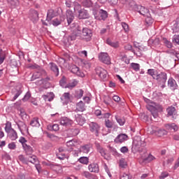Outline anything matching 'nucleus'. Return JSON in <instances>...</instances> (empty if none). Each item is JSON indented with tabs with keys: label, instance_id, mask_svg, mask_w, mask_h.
I'll return each mask as SVG.
<instances>
[{
	"label": "nucleus",
	"instance_id": "31",
	"mask_svg": "<svg viewBox=\"0 0 179 179\" xmlns=\"http://www.w3.org/2000/svg\"><path fill=\"white\" fill-rule=\"evenodd\" d=\"M147 160H148V162H152L153 160H156V157H155L152 155H149L148 157H142L141 160H140L139 162L143 163L144 162H146Z\"/></svg>",
	"mask_w": 179,
	"mask_h": 179
},
{
	"label": "nucleus",
	"instance_id": "23",
	"mask_svg": "<svg viewBox=\"0 0 179 179\" xmlns=\"http://www.w3.org/2000/svg\"><path fill=\"white\" fill-rule=\"evenodd\" d=\"M85 110H86V106H85L83 101H80L76 104V111H81L82 113H83Z\"/></svg>",
	"mask_w": 179,
	"mask_h": 179
},
{
	"label": "nucleus",
	"instance_id": "43",
	"mask_svg": "<svg viewBox=\"0 0 179 179\" xmlns=\"http://www.w3.org/2000/svg\"><path fill=\"white\" fill-rule=\"evenodd\" d=\"M96 148H97V150L98 152H99V153H101V155L103 157H106V150L101 148L99 144H96Z\"/></svg>",
	"mask_w": 179,
	"mask_h": 179
},
{
	"label": "nucleus",
	"instance_id": "60",
	"mask_svg": "<svg viewBox=\"0 0 179 179\" xmlns=\"http://www.w3.org/2000/svg\"><path fill=\"white\" fill-rule=\"evenodd\" d=\"M78 55L80 57H83V58H86V57H87V51L83 50V51L78 52Z\"/></svg>",
	"mask_w": 179,
	"mask_h": 179
},
{
	"label": "nucleus",
	"instance_id": "46",
	"mask_svg": "<svg viewBox=\"0 0 179 179\" xmlns=\"http://www.w3.org/2000/svg\"><path fill=\"white\" fill-rule=\"evenodd\" d=\"M130 65L131 68H132L135 72H138L141 69V65H139L138 63H131Z\"/></svg>",
	"mask_w": 179,
	"mask_h": 179
},
{
	"label": "nucleus",
	"instance_id": "59",
	"mask_svg": "<svg viewBox=\"0 0 179 179\" xmlns=\"http://www.w3.org/2000/svg\"><path fill=\"white\" fill-rule=\"evenodd\" d=\"M30 97H31V94L30 93V92H27L24 95V98L22 99V101H27V100H29Z\"/></svg>",
	"mask_w": 179,
	"mask_h": 179
},
{
	"label": "nucleus",
	"instance_id": "17",
	"mask_svg": "<svg viewBox=\"0 0 179 179\" xmlns=\"http://www.w3.org/2000/svg\"><path fill=\"white\" fill-rule=\"evenodd\" d=\"M89 13L87 10L85 9H82L81 10H79L78 17V19H89Z\"/></svg>",
	"mask_w": 179,
	"mask_h": 179
},
{
	"label": "nucleus",
	"instance_id": "44",
	"mask_svg": "<svg viewBox=\"0 0 179 179\" xmlns=\"http://www.w3.org/2000/svg\"><path fill=\"white\" fill-rule=\"evenodd\" d=\"M82 3L85 8H91V6H93V2H92V0H84Z\"/></svg>",
	"mask_w": 179,
	"mask_h": 179
},
{
	"label": "nucleus",
	"instance_id": "37",
	"mask_svg": "<svg viewBox=\"0 0 179 179\" xmlns=\"http://www.w3.org/2000/svg\"><path fill=\"white\" fill-rule=\"evenodd\" d=\"M13 94H14V97L12 99V101H15V100H16V99H17V97H19L20 94H22V90H15L13 91Z\"/></svg>",
	"mask_w": 179,
	"mask_h": 179
},
{
	"label": "nucleus",
	"instance_id": "61",
	"mask_svg": "<svg viewBox=\"0 0 179 179\" xmlns=\"http://www.w3.org/2000/svg\"><path fill=\"white\" fill-rule=\"evenodd\" d=\"M165 134H166V131L162 129H159L156 132V135H157V136H163V135H165Z\"/></svg>",
	"mask_w": 179,
	"mask_h": 179
},
{
	"label": "nucleus",
	"instance_id": "4",
	"mask_svg": "<svg viewBox=\"0 0 179 179\" xmlns=\"http://www.w3.org/2000/svg\"><path fill=\"white\" fill-rule=\"evenodd\" d=\"M83 28L78 26L74 30L71 36H69V40L73 41L76 40V37H80L82 38Z\"/></svg>",
	"mask_w": 179,
	"mask_h": 179
},
{
	"label": "nucleus",
	"instance_id": "45",
	"mask_svg": "<svg viewBox=\"0 0 179 179\" xmlns=\"http://www.w3.org/2000/svg\"><path fill=\"white\" fill-rule=\"evenodd\" d=\"M78 162L82 164H89V157H81L78 159Z\"/></svg>",
	"mask_w": 179,
	"mask_h": 179
},
{
	"label": "nucleus",
	"instance_id": "12",
	"mask_svg": "<svg viewBox=\"0 0 179 179\" xmlns=\"http://www.w3.org/2000/svg\"><path fill=\"white\" fill-rule=\"evenodd\" d=\"M73 124V120L64 117H62L60 120V124L63 125V127H71V125Z\"/></svg>",
	"mask_w": 179,
	"mask_h": 179
},
{
	"label": "nucleus",
	"instance_id": "52",
	"mask_svg": "<svg viewBox=\"0 0 179 179\" xmlns=\"http://www.w3.org/2000/svg\"><path fill=\"white\" fill-rule=\"evenodd\" d=\"M42 164L43 166H48L50 167V169H55V167H57V166H55L54 164H51V162L47 161H43Z\"/></svg>",
	"mask_w": 179,
	"mask_h": 179
},
{
	"label": "nucleus",
	"instance_id": "18",
	"mask_svg": "<svg viewBox=\"0 0 179 179\" xmlns=\"http://www.w3.org/2000/svg\"><path fill=\"white\" fill-rule=\"evenodd\" d=\"M17 125L18 127V129H20V132H29V128H27V126L26 124L23 122H18L17 123Z\"/></svg>",
	"mask_w": 179,
	"mask_h": 179
},
{
	"label": "nucleus",
	"instance_id": "5",
	"mask_svg": "<svg viewBox=\"0 0 179 179\" xmlns=\"http://www.w3.org/2000/svg\"><path fill=\"white\" fill-rule=\"evenodd\" d=\"M99 61L103 62V64H106V65H110L111 64V59H110V56H108V53L107 52H101L99 55Z\"/></svg>",
	"mask_w": 179,
	"mask_h": 179
},
{
	"label": "nucleus",
	"instance_id": "47",
	"mask_svg": "<svg viewBox=\"0 0 179 179\" xmlns=\"http://www.w3.org/2000/svg\"><path fill=\"white\" fill-rule=\"evenodd\" d=\"M73 6L74 12H78V13H79V10H82V6L76 1L73 3Z\"/></svg>",
	"mask_w": 179,
	"mask_h": 179
},
{
	"label": "nucleus",
	"instance_id": "9",
	"mask_svg": "<svg viewBox=\"0 0 179 179\" xmlns=\"http://www.w3.org/2000/svg\"><path fill=\"white\" fill-rule=\"evenodd\" d=\"M92 30L87 29V28H83L82 31V38H85L87 41H90V39L92 38Z\"/></svg>",
	"mask_w": 179,
	"mask_h": 179
},
{
	"label": "nucleus",
	"instance_id": "16",
	"mask_svg": "<svg viewBox=\"0 0 179 179\" xmlns=\"http://www.w3.org/2000/svg\"><path fill=\"white\" fill-rule=\"evenodd\" d=\"M72 73H75L77 76H80V78H85V73L80 71L79 67L76 66H73L71 69Z\"/></svg>",
	"mask_w": 179,
	"mask_h": 179
},
{
	"label": "nucleus",
	"instance_id": "8",
	"mask_svg": "<svg viewBox=\"0 0 179 179\" xmlns=\"http://www.w3.org/2000/svg\"><path fill=\"white\" fill-rule=\"evenodd\" d=\"M135 10L140 13V15H142L143 16H149L150 13L149 12V9L142 6H138L137 7H136Z\"/></svg>",
	"mask_w": 179,
	"mask_h": 179
},
{
	"label": "nucleus",
	"instance_id": "15",
	"mask_svg": "<svg viewBox=\"0 0 179 179\" xmlns=\"http://www.w3.org/2000/svg\"><path fill=\"white\" fill-rule=\"evenodd\" d=\"M7 3L11 8V9H16V8H19L20 5V1L19 0H6Z\"/></svg>",
	"mask_w": 179,
	"mask_h": 179
},
{
	"label": "nucleus",
	"instance_id": "42",
	"mask_svg": "<svg viewBox=\"0 0 179 179\" xmlns=\"http://www.w3.org/2000/svg\"><path fill=\"white\" fill-rule=\"evenodd\" d=\"M90 148H92L90 145H85L81 146L80 150L83 153H89L90 152Z\"/></svg>",
	"mask_w": 179,
	"mask_h": 179
},
{
	"label": "nucleus",
	"instance_id": "48",
	"mask_svg": "<svg viewBox=\"0 0 179 179\" xmlns=\"http://www.w3.org/2000/svg\"><path fill=\"white\" fill-rule=\"evenodd\" d=\"M145 24H147V26H150V24H152V23H153V18H152V17L150 16V14L149 16H145Z\"/></svg>",
	"mask_w": 179,
	"mask_h": 179
},
{
	"label": "nucleus",
	"instance_id": "21",
	"mask_svg": "<svg viewBox=\"0 0 179 179\" xmlns=\"http://www.w3.org/2000/svg\"><path fill=\"white\" fill-rule=\"evenodd\" d=\"M76 121L78 124V125H80L81 127L85 124V122H86V120L85 117H83L80 115H76Z\"/></svg>",
	"mask_w": 179,
	"mask_h": 179
},
{
	"label": "nucleus",
	"instance_id": "14",
	"mask_svg": "<svg viewBox=\"0 0 179 179\" xmlns=\"http://www.w3.org/2000/svg\"><path fill=\"white\" fill-rule=\"evenodd\" d=\"M64 20H65V15H61L52 20L51 21V24H52L55 27L59 26V24H61V23L64 22Z\"/></svg>",
	"mask_w": 179,
	"mask_h": 179
},
{
	"label": "nucleus",
	"instance_id": "20",
	"mask_svg": "<svg viewBox=\"0 0 179 179\" xmlns=\"http://www.w3.org/2000/svg\"><path fill=\"white\" fill-rule=\"evenodd\" d=\"M88 170L91 173H99L100 169H99V164H91L88 166Z\"/></svg>",
	"mask_w": 179,
	"mask_h": 179
},
{
	"label": "nucleus",
	"instance_id": "50",
	"mask_svg": "<svg viewBox=\"0 0 179 179\" xmlns=\"http://www.w3.org/2000/svg\"><path fill=\"white\" fill-rule=\"evenodd\" d=\"M5 131L6 132H10V131H13V129H12V124L9 122H6V127H5Z\"/></svg>",
	"mask_w": 179,
	"mask_h": 179
},
{
	"label": "nucleus",
	"instance_id": "13",
	"mask_svg": "<svg viewBox=\"0 0 179 179\" xmlns=\"http://www.w3.org/2000/svg\"><path fill=\"white\" fill-rule=\"evenodd\" d=\"M167 111V116L171 117L172 118L177 117V110L174 106H170L166 109Z\"/></svg>",
	"mask_w": 179,
	"mask_h": 179
},
{
	"label": "nucleus",
	"instance_id": "63",
	"mask_svg": "<svg viewBox=\"0 0 179 179\" xmlns=\"http://www.w3.org/2000/svg\"><path fill=\"white\" fill-rule=\"evenodd\" d=\"M8 149H10V150H15L16 149V143H10L8 145Z\"/></svg>",
	"mask_w": 179,
	"mask_h": 179
},
{
	"label": "nucleus",
	"instance_id": "1",
	"mask_svg": "<svg viewBox=\"0 0 179 179\" xmlns=\"http://www.w3.org/2000/svg\"><path fill=\"white\" fill-rule=\"evenodd\" d=\"M145 102L147 103L146 108H148L149 111L152 113L154 118H157V117H159L157 112L162 111L163 108L160 106V104L151 101L149 99H145Z\"/></svg>",
	"mask_w": 179,
	"mask_h": 179
},
{
	"label": "nucleus",
	"instance_id": "33",
	"mask_svg": "<svg viewBox=\"0 0 179 179\" xmlns=\"http://www.w3.org/2000/svg\"><path fill=\"white\" fill-rule=\"evenodd\" d=\"M30 125L31 127H35L36 128H39L40 127V122L38 121V118L34 117L30 122Z\"/></svg>",
	"mask_w": 179,
	"mask_h": 179
},
{
	"label": "nucleus",
	"instance_id": "24",
	"mask_svg": "<svg viewBox=\"0 0 179 179\" xmlns=\"http://www.w3.org/2000/svg\"><path fill=\"white\" fill-rule=\"evenodd\" d=\"M8 136L11 141H16L17 139V133H16V131L15 129L10 130V131H8Z\"/></svg>",
	"mask_w": 179,
	"mask_h": 179
},
{
	"label": "nucleus",
	"instance_id": "62",
	"mask_svg": "<svg viewBox=\"0 0 179 179\" xmlns=\"http://www.w3.org/2000/svg\"><path fill=\"white\" fill-rule=\"evenodd\" d=\"M66 8H72L73 6V3L71 0H66L65 2Z\"/></svg>",
	"mask_w": 179,
	"mask_h": 179
},
{
	"label": "nucleus",
	"instance_id": "36",
	"mask_svg": "<svg viewBox=\"0 0 179 179\" xmlns=\"http://www.w3.org/2000/svg\"><path fill=\"white\" fill-rule=\"evenodd\" d=\"M172 30L173 33H178V31H179V20L173 22V25L172 26Z\"/></svg>",
	"mask_w": 179,
	"mask_h": 179
},
{
	"label": "nucleus",
	"instance_id": "6",
	"mask_svg": "<svg viewBox=\"0 0 179 179\" xmlns=\"http://www.w3.org/2000/svg\"><path fill=\"white\" fill-rule=\"evenodd\" d=\"M145 145V141H142L141 137H137L133 141V148H134L136 150H141V147H144Z\"/></svg>",
	"mask_w": 179,
	"mask_h": 179
},
{
	"label": "nucleus",
	"instance_id": "26",
	"mask_svg": "<svg viewBox=\"0 0 179 179\" xmlns=\"http://www.w3.org/2000/svg\"><path fill=\"white\" fill-rule=\"evenodd\" d=\"M166 129H168V131H178V127L176 125V123L172 124H167L165 125Z\"/></svg>",
	"mask_w": 179,
	"mask_h": 179
},
{
	"label": "nucleus",
	"instance_id": "53",
	"mask_svg": "<svg viewBox=\"0 0 179 179\" xmlns=\"http://www.w3.org/2000/svg\"><path fill=\"white\" fill-rule=\"evenodd\" d=\"M120 179H132V176L128 173H122L120 174Z\"/></svg>",
	"mask_w": 179,
	"mask_h": 179
},
{
	"label": "nucleus",
	"instance_id": "49",
	"mask_svg": "<svg viewBox=\"0 0 179 179\" xmlns=\"http://www.w3.org/2000/svg\"><path fill=\"white\" fill-rule=\"evenodd\" d=\"M78 85V81L76 80H73V81L70 82L69 84H67V88L68 89H72Z\"/></svg>",
	"mask_w": 179,
	"mask_h": 179
},
{
	"label": "nucleus",
	"instance_id": "25",
	"mask_svg": "<svg viewBox=\"0 0 179 179\" xmlns=\"http://www.w3.org/2000/svg\"><path fill=\"white\" fill-rule=\"evenodd\" d=\"M124 49L127 51L131 50V52H134V54L137 57H142V53H141L140 52H136L135 50H132V45L131 44H127L126 45H124Z\"/></svg>",
	"mask_w": 179,
	"mask_h": 179
},
{
	"label": "nucleus",
	"instance_id": "32",
	"mask_svg": "<svg viewBox=\"0 0 179 179\" xmlns=\"http://www.w3.org/2000/svg\"><path fill=\"white\" fill-rule=\"evenodd\" d=\"M23 149L27 155H31L34 152L33 148L27 144L23 146Z\"/></svg>",
	"mask_w": 179,
	"mask_h": 179
},
{
	"label": "nucleus",
	"instance_id": "30",
	"mask_svg": "<svg viewBox=\"0 0 179 179\" xmlns=\"http://www.w3.org/2000/svg\"><path fill=\"white\" fill-rule=\"evenodd\" d=\"M42 97L45 101H52L54 100V93L50 92L46 95H43Z\"/></svg>",
	"mask_w": 179,
	"mask_h": 179
},
{
	"label": "nucleus",
	"instance_id": "29",
	"mask_svg": "<svg viewBox=\"0 0 179 179\" xmlns=\"http://www.w3.org/2000/svg\"><path fill=\"white\" fill-rule=\"evenodd\" d=\"M115 118L117 124H119V125H120V127H122L125 124V118L118 116V115H116L115 116Z\"/></svg>",
	"mask_w": 179,
	"mask_h": 179
},
{
	"label": "nucleus",
	"instance_id": "39",
	"mask_svg": "<svg viewBox=\"0 0 179 179\" xmlns=\"http://www.w3.org/2000/svg\"><path fill=\"white\" fill-rule=\"evenodd\" d=\"M148 75L152 76V78H153L154 79H156V76H157V73H159V72H157V71L155 69H148Z\"/></svg>",
	"mask_w": 179,
	"mask_h": 179
},
{
	"label": "nucleus",
	"instance_id": "55",
	"mask_svg": "<svg viewBox=\"0 0 179 179\" xmlns=\"http://www.w3.org/2000/svg\"><path fill=\"white\" fill-rule=\"evenodd\" d=\"M163 43L165 44L167 48H171V47H173V43L169 41L167 38H163Z\"/></svg>",
	"mask_w": 179,
	"mask_h": 179
},
{
	"label": "nucleus",
	"instance_id": "10",
	"mask_svg": "<svg viewBox=\"0 0 179 179\" xmlns=\"http://www.w3.org/2000/svg\"><path fill=\"white\" fill-rule=\"evenodd\" d=\"M108 17V14L107 13V11L101 9L99 11V15H95V19H96V20H106V17Z\"/></svg>",
	"mask_w": 179,
	"mask_h": 179
},
{
	"label": "nucleus",
	"instance_id": "19",
	"mask_svg": "<svg viewBox=\"0 0 179 179\" xmlns=\"http://www.w3.org/2000/svg\"><path fill=\"white\" fill-rule=\"evenodd\" d=\"M57 13L53 9L48 10L47 13V18L46 20L48 22H51L53 17H55L57 16Z\"/></svg>",
	"mask_w": 179,
	"mask_h": 179
},
{
	"label": "nucleus",
	"instance_id": "58",
	"mask_svg": "<svg viewBox=\"0 0 179 179\" xmlns=\"http://www.w3.org/2000/svg\"><path fill=\"white\" fill-rule=\"evenodd\" d=\"M19 143H22V148H24V145H27V140H26V138H24V137H20V140H19Z\"/></svg>",
	"mask_w": 179,
	"mask_h": 179
},
{
	"label": "nucleus",
	"instance_id": "56",
	"mask_svg": "<svg viewBox=\"0 0 179 179\" xmlns=\"http://www.w3.org/2000/svg\"><path fill=\"white\" fill-rule=\"evenodd\" d=\"M76 97H77V99H82V97H83V90H79L76 91Z\"/></svg>",
	"mask_w": 179,
	"mask_h": 179
},
{
	"label": "nucleus",
	"instance_id": "40",
	"mask_svg": "<svg viewBox=\"0 0 179 179\" xmlns=\"http://www.w3.org/2000/svg\"><path fill=\"white\" fill-rule=\"evenodd\" d=\"M28 162L32 163V164H36L38 162V159H37L36 155H31L28 157Z\"/></svg>",
	"mask_w": 179,
	"mask_h": 179
},
{
	"label": "nucleus",
	"instance_id": "64",
	"mask_svg": "<svg viewBox=\"0 0 179 179\" xmlns=\"http://www.w3.org/2000/svg\"><path fill=\"white\" fill-rule=\"evenodd\" d=\"M172 40H173V43H176V44L179 45V36L178 35H174Z\"/></svg>",
	"mask_w": 179,
	"mask_h": 179
},
{
	"label": "nucleus",
	"instance_id": "27",
	"mask_svg": "<svg viewBox=\"0 0 179 179\" xmlns=\"http://www.w3.org/2000/svg\"><path fill=\"white\" fill-rule=\"evenodd\" d=\"M61 100L65 104H66V103H69V100H71V96H70L69 93L65 92L63 94V96L61 97Z\"/></svg>",
	"mask_w": 179,
	"mask_h": 179
},
{
	"label": "nucleus",
	"instance_id": "35",
	"mask_svg": "<svg viewBox=\"0 0 179 179\" xmlns=\"http://www.w3.org/2000/svg\"><path fill=\"white\" fill-rule=\"evenodd\" d=\"M66 146L71 148H73V146H78V141L75 139L70 140L66 142Z\"/></svg>",
	"mask_w": 179,
	"mask_h": 179
},
{
	"label": "nucleus",
	"instance_id": "34",
	"mask_svg": "<svg viewBox=\"0 0 179 179\" xmlns=\"http://www.w3.org/2000/svg\"><path fill=\"white\" fill-rule=\"evenodd\" d=\"M31 20H32L34 23H36V22L38 20V13L37 11H32V14L31 15Z\"/></svg>",
	"mask_w": 179,
	"mask_h": 179
},
{
	"label": "nucleus",
	"instance_id": "51",
	"mask_svg": "<svg viewBox=\"0 0 179 179\" xmlns=\"http://www.w3.org/2000/svg\"><path fill=\"white\" fill-rule=\"evenodd\" d=\"M105 125L106 127V128H113L114 123H113V122L108 119H106L105 120Z\"/></svg>",
	"mask_w": 179,
	"mask_h": 179
},
{
	"label": "nucleus",
	"instance_id": "28",
	"mask_svg": "<svg viewBox=\"0 0 179 179\" xmlns=\"http://www.w3.org/2000/svg\"><path fill=\"white\" fill-rule=\"evenodd\" d=\"M50 69L54 72L56 76L59 75V69H58V66L54 63H50Z\"/></svg>",
	"mask_w": 179,
	"mask_h": 179
},
{
	"label": "nucleus",
	"instance_id": "38",
	"mask_svg": "<svg viewBox=\"0 0 179 179\" xmlns=\"http://www.w3.org/2000/svg\"><path fill=\"white\" fill-rule=\"evenodd\" d=\"M135 8H138V5H136V3H135V1L129 0V9H130V10H135Z\"/></svg>",
	"mask_w": 179,
	"mask_h": 179
},
{
	"label": "nucleus",
	"instance_id": "7",
	"mask_svg": "<svg viewBox=\"0 0 179 179\" xmlns=\"http://www.w3.org/2000/svg\"><path fill=\"white\" fill-rule=\"evenodd\" d=\"M89 126H90V130L91 131V132H93V134H95L96 136H99L100 126L94 122H90L89 124Z\"/></svg>",
	"mask_w": 179,
	"mask_h": 179
},
{
	"label": "nucleus",
	"instance_id": "41",
	"mask_svg": "<svg viewBox=\"0 0 179 179\" xmlns=\"http://www.w3.org/2000/svg\"><path fill=\"white\" fill-rule=\"evenodd\" d=\"M5 58H6V54L5 53V51H3L2 49H0V65L3 64Z\"/></svg>",
	"mask_w": 179,
	"mask_h": 179
},
{
	"label": "nucleus",
	"instance_id": "22",
	"mask_svg": "<svg viewBox=\"0 0 179 179\" xmlns=\"http://www.w3.org/2000/svg\"><path fill=\"white\" fill-rule=\"evenodd\" d=\"M168 86L173 90L177 89V83L176 82V80H174L173 78H170L168 80Z\"/></svg>",
	"mask_w": 179,
	"mask_h": 179
},
{
	"label": "nucleus",
	"instance_id": "57",
	"mask_svg": "<svg viewBox=\"0 0 179 179\" xmlns=\"http://www.w3.org/2000/svg\"><path fill=\"white\" fill-rule=\"evenodd\" d=\"M57 158L60 160H64L66 159V155L64 152L57 153Z\"/></svg>",
	"mask_w": 179,
	"mask_h": 179
},
{
	"label": "nucleus",
	"instance_id": "2",
	"mask_svg": "<svg viewBox=\"0 0 179 179\" xmlns=\"http://www.w3.org/2000/svg\"><path fill=\"white\" fill-rule=\"evenodd\" d=\"M155 80L159 83V85H162V87L164 89V87H166V82L167 81V73L165 72H161L158 73L155 77Z\"/></svg>",
	"mask_w": 179,
	"mask_h": 179
},
{
	"label": "nucleus",
	"instance_id": "11",
	"mask_svg": "<svg viewBox=\"0 0 179 179\" xmlns=\"http://www.w3.org/2000/svg\"><path fill=\"white\" fill-rule=\"evenodd\" d=\"M127 141H128V136L125 134H120L115 138V143H124Z\"/></svg>",
	"mask_w": 179,
	"mask_h": 179
},
{
	"label": "nucleus",
	"instance_id": "3",
	"mask_svg": "<svg viewBox=\"0 0 179 179\" xmlns=\"http://www.w3.org/2000/svg\"><path fill=\"white\" fill-rule=\"evenodd\" d=\"M95 72L96 75L101 79L102 80H107V78H108V73L106 69L101 67H96L95 69Z\"/></svg>",
	"mask_w": 179,
	"mask_h": 179
},
{
	"label": "nucleus",
	"instance_id": "54",
	"mask_svg": "<svg viewBox=\"0 0 179 179\" xmlns=\"http://www.w3.org/2000/svg\"><path fill=\"white\" fill-rule=\"evenodd\" d=\"M59 85L60 86H62V87L68 88V85H66V80L65 79V78H63L60 80Z\"/></svg>",
	"mask_w": 179,
	"mask_h": 179
}]
</instances>
